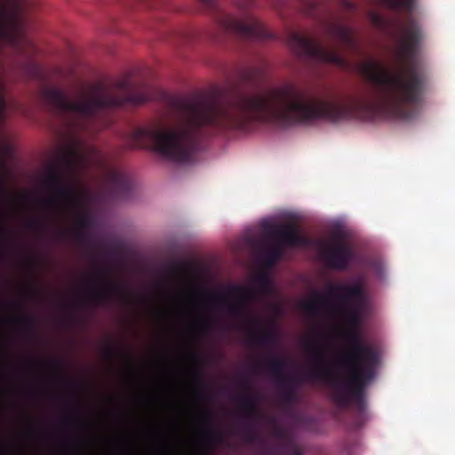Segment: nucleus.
<instances>
[{
	"label": "nucleus",
	"instance_id": "nucleus-1",
	"mask_svg": "<svg viewBox=\"0 0 455 455\" xmlns=\"http://www.w3.org/2000/svg\"><path fill=\"white\" fill-rule=\"evenodd\" d=\"M400 30L397 57L403 66L402 70L390 72L375 60L358 65L359 73L371 84L368 96L353 97L345 103L324 100L309 96L291 83L237 92L220 101L212 100V133L243 129L253 123L291 127L320 120H371L377 116L412 119L424 89V81L415 68L419 34L411 19L400 25Z\"/></svg>",
	"mask_w": 455,
	"mask_h": 455
},
{
	"label": "nucleus",
	"instance_id": "nucleus-2",
	"mask_svg": "<svg viewBox=\"0 0 455 455\" xmlns=\"http://www.w3.org/2000/svg\"><path fill=\"white\" fill-rule=\"evenodd\" d=\"M337 293L340 308L339 313L346 320L350 329L347 339L350 351L342 353L337 360V366L347 370L346 377L332 376L323 367H313L307 372L308 379L328 380L333 391L334 401L339 405L355 402L363 407L365 388L375 375L379 363L378 351L361 339L358 326L362 322V313L366 303V292L363 280L353 284L331 283L328 294L315 292L312 299L303 302L302 309L310 315H318L322 307L327 302L328 295Z\"/></svg>",
	"mask_w": 455,
	"mask_h": 455
},
{
	"label": "nucleus",
	"instance_id": "nucleus-3",
	"mask_svg": "<svg viewBox=\"0 0 455 455\" xmlns=\"http://www.w3.org/2000/svg\"><path fill=\"white\" fill-rule=\"evenodd\" d=\"M116 88L124 94H115L102 84H96L92 86L91 94L81 100L72 101L63 91L55 88L44 89L43 97L55 112L72 113L85 122H97L112 108L138 106L151 100L150 89L147 85L134 89L131 82L124 79L116 84Z\"/></svg>",
	"mask_w": 455,
	"mask_h": 455
},
{
	"label": "nucleus",
	"instance_id": "nucleus-4",
	"mask_svg": "<svg viewBox=\"0 0 455 455\" xmlns=\"http://www.w3.org/2000/svg\"><path fill=\"white\" fill-rule=\"evenodd\" d=\"M95 149L86 148L80 139H73L70 145L63 149L46 171L44 183L54 195L45 202L55 205V198L60 201V207L74 211L82 204V198L75 188L74 182L80 172L91 164Z\"/></svg>",
	"mask_w": 455,
	"mask_h": 455
},
{
	"label": "nucleus",
	"instance_id": "nucleus-5",
	"mask_svg": "<svg viewBox=\"0 0 455 455\" xmlns=\"http://www.w3.org/2000/svg\"><path fill=\"white\" fill-rule=\"evenodd\" d=\"M201 6L212 13L218 29L227 35L243 39H270L273 35L264 25L253 16H247L239 20L225 12L219 5L217 0H197ZM242 9L249 8L254 0H243ZM274 8L279 9L286 5L287 0H270Z\"/></svg>",
	"mask_w": 455,
	"mask_h": 455
},
{
	"label": "nucleus",
	"instance_id": "nucleus-6",
	"mask_svg": "<svg viewBox=\"0 0 455 455\" xmlns=\"http://www.w3.org/2000/svg\"><path fill=\"white\" fill-rule=\"evenodd\" d=\"M304 347L307 352L310 355L312 359V363L307 368V370L303 372L301 378H297L294 376L289 377L282 381L276 383L277 387L281 390L280 394V401L284 405H292L298 402V389L299 386L303 381H323L328 384L331 390V398L332 402L340 408H347L349 406H353L357 412L362 416L366 409V398L364 397V402L363 407H360L355 402H351L347 405H339L338 404L333 398V391L331 383L323 379H308L307 378V372L313 367H323L331 375L336 376L333 374L324 364L325 362V354L319 346H317L316 340L313 339H307L304 341Z\"/></svg>",
	"mask_w": 455,
	"mask_h": 455
},
{
	"label": "nucleus",
	"instance_id": "nucleus-7",
	"mask_svg": "<svg viewBox=\"0 0 455 455\" xmlns=\"http://www.w3.org/2000/svg\"><path fill=\"white\" fill-rule=\"evenodd\" d=\"M287 44L293 53L298 57L309 58L320 63H331L346 68L348 62L340 55L337 49L323 47L316 41L296 32H291Z\"/></svg>",
	"mask_w": 455,
	"mask_h": 455
},
{
	"label": "nucleus",
	"instance_id": "nucleus-8",
	"mask_svg": "<svg viewBox=\"0 0 455 455\" xmlns=\"http://www.w3.org/2000/svg\"><path fill=\"white\" fill-rule=\"evenodd\" d=\"M267 233L275 242L263 258L264 264L267 267H274L281 259L284 246L296 247L308 243L307 238L302 235L298 228L291 223L270 225L267 228Z\"/></svg>",
	"mask_w": 455,
	"mask_h": 455
},
{
	"label": "nucleus",
	"instance_id": "nucleus-9",
	"mask_svg": "<svg viewBox=\"0 0 455 455\" xmlns=\"http://www.w3.org/2000/svg\"><path fill=\"white\" fill-rule=\"evenodd\" d=\"M254 291L243 285H229L225 292H215L208 296L209 300L235 317L248 316L249 302L252 299Z\"/></svg>",
	"mask_w": 455,
	"mask_h": 455
},
{
	"label": "nucleus",
	"instance_id": "nucleus-10",
	"mask_svg": "<svg viewBox=\"0 0 455 455\" xmlns=\"http://www.w3.org/2000/svg\"><path fill=\"white\" fill-rule=\"evenodd\" d=\"M93 267L95 272L92 276L101 285L89 294L90 301L96 305L106 304L116 297L121 302L127 303L129 294L124 287L109 279L108 266L94 260Z\"/></svg>",
	"mask_w": 455,
	"mask_h": 455
},
{
	"label": "nucleus",
	"instance_id": "nucleus-11",
	"mask_svg": "<svg viewBox=\"0 0 455 455\" xmlns=\"http://www.w3.org/2000/svg\"><path fill=\"white\" fill-rule=\"evenodd\" d=\"M354 251L343 242H321L320 257L331 269L345 270L354 259Z\"/></svg>",
	"mask_w": 455,
	"mask_h": 455
},
{
	"label": "nucleus",
	"instance_id": "nucleus-12",
	"mask_svg": "<svg viewBox=\"0 0 455 455\" xmlns=\"http://www.w3.org/2000/svg\"><path fill=\"white\" fill-rule=\"evenodd\" d=\"M238 403L244 419L248 420L244 427L243 437L246 442L252 443L257 438L255 423L259 418L258 396L252 393H245L239 397Z\"/></svg>",
	"mask_w": 455,
	"mask_h": 455
},
{
	"label": "nucleus",
	"instance_id": "nucleus-13",
	"mask_svg": "<svg viewBox=\"0 0 455 455\" xmlns=\"http://www.w3.org/2000/svg\"><path fill=\"white\" fill-rule=\"evenodd\" d=\"M250 325L247 334L251 343L268 347L276 342V332L272 325L262 330L261 322L257 317L251 318Z\"/></svg>",
	"mask_w": 455,
	"mask_h": 455
},
{
	"label": "nucleus",
	"instance_id": "nucleus-14",
	"mask_svg": "<svg viewBox=\"0 0 455 455\" xmlns=\"http://www.w3.org/2000/svg\"><path fill=\"white\" fill-rule=\"evenodd\" d=\"M106 185L115 197L126 196L132 188L130 179L123 172L115 170L108 172Z\"/></svg>",
	"mask_w": 455,
	"mask_h": 455
},
{
	"label": "nucleus",
	"instance_id": "nucleus-15",
	"mask_svg": "<svg viewBox=\"0 0 455 455\" xmlns=\"http://www.w3.org/2000/svg\"><path fill=\"white\" fill-rule=\"evenodd\" d=\"M329 33L331 36L339 40L346 47L352 50L357 49V42L354 36L352 29L349 27L340 24H333L330 27Z\"/></svg>",
	"mask_w": 455,
	"mask_h": 455
},
{
	"label": "nucleus",
	"instance_id": "nucleus-16",
	"mask_svg": "<svg viewBox=\"0 0 455 455\" xmlns=\"http://www.w3.org/2000/svg\"><path fill=\"white\" fill-rule=\"evenodd\" d=\"M266 368L278 383L290 376L283 373L286 367V360L283 357L271 356L266 361Z\"/></svg>",
	"mask_w": 455,
	"mask_h": 455
},
{
	"label": "nucleus",
	"instance_id": "nucleus-17",
	"mask_svg": "<svg viewBox=\"0 0 455 455\" xmlns=\"http://www.w3.org/2000/svg\"><path fill=\"white\" fill-rule=\"evenodd\" d=\"M279 448L282 452L287 455H302V448L299 443L291 436L285 438L283 442H281Z\"/></svg>",
	"mask_w": 455,
	"mask_h": 455
},
{
	"label": "nucleus",
	"instance_id": "nucleus-18",
	"mask_svg": "<svg viewBox=\"0 0 455 455\" xmlns=\"http://www.w3.org/2000/svg\"><path fill=\"white\" fill-rule=\"evenodd\" d=\"M256 283L260 294L268 295L272 292V283L267 272H261L257 276Z\"/></svg>",
	"mask_w": 455,
	"mask_h": 455
},
{
	"label": "nucleus",
	"instance_id": "nucleus-19",
	"mask_svg": "<svg viewBox=\"0 0 455 455\" xmlns=\"http://www.w3.org/2000/svg\"><path fill=\"white\" fill-rule=\"evenodd\" d=\"M383 5L389 9L404 10L411 12L413 8V0H379Z\"/></svg>",
	"mask_w": 455,
	"mask_h": 455
},
{
	"label": "nucleus",
	"instance_id": "nucleus-20",
	"mask_svg": "<svg viewBox=\"0 0 455 455\" xmlns=\"http://www.w3.org/2000/svg\"><path fill=\"white\" fill-rule=\"evenodd\" d=\"M14 322L19 324L27 333L32 334L35 328V320L25 315H19L14 319Z\"/></svg>",
	"mask_w": 455,
	"mask_h": 455
},
{
	"label": "nucleus",
	"instance_id": "nucleus-21",
	"mask_svg": "<svg viewBox=\"0 0 455 455\" xmlns=\"http://www.w3.org/2000/svg\"><path fill=\"white\" fill-rule=\"evenodd\" d=\"M369 17L372 25L379 29H387L390 26V21L378 12H371Z\"/></svg>",
	"mask_w": 455,
	"mask_h": 455
},
{
	"label": "nucleus",
	"instance_id": "nucleus-22",
	"mask_svg": "<svg viewBox=\"0 0 455 455\" xmlns=\"http://www.w3.org/2000/svg\"><path fill=\"white\" fill-rule=\"evenodd\" d=\"M207 441L212 444H220L224 442V435L219 428H212L205 434Z\"/></svg>",
	"mask_w": 455,
	"mask_h": 455
},
{
	"label": "nucleus",
	"instance_id": "nucleus-23",
	"mask_svg": "<svg viewBox=\"0 0 455 455\" xmlns=\"http://www.w3.org/2000/svg\"><path fill=\"white\" fill-rule=\"evenodd\" d=\"M76 228L85 229L92 225V216L87 212L79 214L76 218Z\"/></svg>",
	"mask_w": 455,
	"mask_h": 455
},
{
	"label": "nucleus",
	"instance_id": "nucleus-24",
	"mask_svg": "<svg viewBox=\"0 0 455 455\" xmlns=\"http://www.w3.org/2000/svg\"><path fill=\"white\" fill-rule=\"evenodd\" d=\"M25 70L32 78H39L42 76L41 67L34 61L28 62Z\"/></svg>",
	"mask_w": 455,
	"mask_h": 455
},
{
	"label": "nucleus",
	"instance_id": "nucleus-25",
	"mask_svg": "<svg viewBox=\"0 0 455 455\" xmlns=\"http://www.w3.org/2000/svg\"><path fill=\"white\" fill-rule=\"evenodd\" d=\"M76 241L81 245H87L90 243V235L85 229L76 228L74 232Z\"/></svg>",
	"mask_w": 455,
	"mask_h": 455
},
{
	"label": "nucleus",
	"instance_id": "nucleus-26",
	"mask_svg": "<svg viewBox=\"0 0 455 455\" xmlns=\"http://www.w3.org/2000/svg\"><path fill=\"white\" fill-rule=\"evenodd\" d=\"M196 379L197 381V383L199 384L200 387H204V389L201 391V392H196V395H198V397L201 399V400H209L211 398V395L210 394L204 390V379H203V375L201 373V371H196Z\"/></svg>",
	"mask_w": 455,
	"mask_h": 455
},
{
	"label": "nucleus",
	"instance_id": "nucleus-27",
	"mask_svg": "<svg viewBox=\"0 0 455 455\" xmlns=\"http://www.w3.org/2000/svg\"><path fill=\"white\" fill-rule=\"evenodd\" d=\"M116 354V348L111 345L108 344L103 347V355L108 360H113Z\"/></svg>",
	"mask_w": 455,
	"mask_h": 455
},
{
	"label": "nucleus",
	"instance_id": "nucleus-28",
	"mask_svg": "<svg viewBox=\"0 0 455 455\" xmlns=\"http://www.w3.org/2000/svg\"><path fill=\"white\" fill-rule=\"evenodd\" d=\"M6 103L4 95L0 92V120L5 118Z\"/></svg>",
	"mask_w": 455,
	"mask_h": 455
},
{
	"label": "nucleus",
	"instance_id": "nucleus-29",
	"mask_svg": "<svg viewBox=\"0 0 455 455\" xmlns=\"http://www.w3.org/2000/svg\"><path fill=\"white\" fill-rule=\"evenodd\" d=\"M274 435L275 437L281 439L282 442L285 440V438L289 437L290 435L281 427H276L274 431Z\"/></svg>",
	"mask_w": 455,
	"mask_h": 455
},
{
	"label": "nucleus",
	"instance_id": "nucleus-30",
	"mask_svg": "<svg viewBox=\"0 0 455 455\" xmlns=\"http://www.w3.org/2000/svg\"><path fill=\"white\" fill-rule=\"evenodd\" d=\"M28 227L30 228H43V224L40 220L36 219H31L28 221Z\"/></svg>",
	"mask_w": 455,
	"mask_h": 455
},
{
	"label": "nucleus",
	"instance_id": "nucleus-31",
	"mask_svg": "<svg viewBox=\"0 0 455 455\" xmlns=\"http://www.w3.org/2000/svg\"><path fill=\"white\" fill-rule=\"evenodd\" d=\"M0 233L4 235V236H9L10 233H9V230L7 229V228L5 227L4 223V220L2 219V217L0 216Z\"/></svg>",
	"mask_w": 455,
	"mask_h": 455
},
{
	"label": "nucleus",
	"instance_id": "nucleus-32",
	"mask_svg": "<svg viewBox=\"0 0 455 455\" xmlns=\"http://www.w3.org/2000/svg\"><path fill=\"white\" fill-rule=\"evenodd\" d=\"M264 455H282V451L279 447L273 448V449L267 450Z\"/></svg>",
	"mask_w": 455,
	"mask_h": 455
},
{
	"label": "nucleus",
	"instance_id": "nucleus-33",
	"mask_svg": "<svg viewBox=\"0 0 455 455\" xmlns=\"http://www.w3.org/2000/svg\"><path fill=\"white\" fill-rule=\"evenodd\" d=\"M203 416L206 421H208V422L212 421V413L209 410L204 411Z\"/></svg>",
	"mask_w": 455,
	"mask_h": 455
},
{
	"label": "nucleus",
	"instance_id": "nucleus-34",
	"mask_svg": "<svg viewBox=\"0 0 455 455\" xmlns=\"http://www.w3.org/2000/svg\"><path fill=\"white\" fill-rule=\"evenodd\" d=\"M170 267H171L172 270L177 271L181 268V264L179 262H172Z\"/></svg>",
	"mask_w": 455,
	"mask_h": 455
},
{
	"label": "nucleus",
	"instance_id": "nucleus-35",
	"mask_svg": "<svg viewBox=\"0 0 455 455\" xmlns=\"http://www.w3.org/2000/svg\"><path fill=\"white\" fill-rule=\"evenodd\" d=\"M201 327L204 331H208L211 327V322L210 321H204L201 323Z\"/></svg>",
	"mask_w": 455,
	"mask_h": 455
},
{
	"label": "nucleus",
	"instance_id": "nucleus-36",
	"mask_svg": "<svg viewBox=\"0 0 455 455\" xmlns=\"http://www.w3.org/2000/svg\"><path fill=\"white\" fill-rule=\"evenodd\" d=\"M345 4H346L347 8L351 10V11L355 9V4L352 2H350V1L346 0L345 1Z\"/></svg>",
	"mask_w": 455,
	"mask_h": 455
},
{
	"label": "nucleus",
	"instance_id": "nucleus-37",
	"mask_svg": "<svg viewBox=\"0 0 455 455\" xmlns=\"http://www.w3.org/2000/svg\"><path fill=\"white\" fill-rule=\"evenodd\" d=\"M48 364L51 366H53L57 369H60V367H61V363L59 361H52V362L49 363Z\"/></svg>",
	"mask_w": 455,
	"mask_h": 455
},
{
	"label": "nucleus",
	"instance_id": "nucleus-38",
	"mask_svg": "<svg viewBox=\"0 0 455 455\" xmlns=\"http://www.w3.org/2000/svg\"><path fill=\"white\" fill-rule=\"evenodd\" d=\"M109 124H110V121H109V120H104V121H103V124H101V128H106V127H108Z\"/></svg>",
	"mask_w": 455,
	"mask_h": 455
},
{
	"label": "nucleus",
	"instance_id": "nucleus-39",
	"mask_svg": "<svg viewBox=\"0 0 455 455\" xmlns=\"http://www.w3.org/2000/svg\"><path fill=\"white\" fill-rule=\"evenodd\" d=\"M191 356H192V358H193L194 360H196V361H197V362H200V357H199V355H198L197 354L193 353V354L191 355Z\"/></svg>",
	"mask_w": 455,
	"mask_h": 455
},
{
	"label": "nucleus",
	"instance_id": "nucleus-40",
	"mask_svg": "<svg viewBox=\"0 0 455 455\" xmlns=\"http://www.w3.org/2000/svg\"><path fill=\"white\" fill-rule=\"evenodd\" d=\"M108 252L114 254L116 252V249L115 247H110L108 248Z\"/></svg>",
	"mask_w": 455,
	"mask_h": 455
},
{
	"label": "nucleus",
	"instance_id": "nucleus-41",
	"mask_svg": "<svg viewBox=\"0 0 455 455\" xmlns=\"http://www.w3.org/2000/svg\"><path fill=\"white\" fill-rule=\"evenodd\" d=\"M28 265H29V267H35V266H36V262H35L34 260H29V261H28Z\"/></svg>",
	"mask_w": 455,
	"mask_h": 455
},
{
	"label": "nucleus",
	"instance_id": "nucleus-42",
	"mask_svg": "<svg viewBox=\"0 0 455 455\" xmlns=\"http://www.w3.org/2000/svg\"><path fill=\"white\" fill-rule=\"evenodd\" d=\"M69 419H69V417H64V418L62 419V421H63V423L67 424V423H68V422H69Z\"/></svg>",
	"mask_w": 455,
	"mask_h": 455
},
{
	"label": "nucleus",
	"instance_id": "nucleus-43",
	"mask_svg": "<svg viewBox=\"0 0 455 455\" xmlns=\"http://www.w3.org/2000/svg\"><path fill=\"white\" fill-rule=\"evenodd\" d=\"M124 354H125V355L127 356V358H128L129 360H131V358H132L131 353H130V352H128V351H125V352H124Z\"/></svg>",
	"mask_w": 455,
	"mask_h": 455
},
{
	"label": "nucleus",
	"instance_id": "nucleus-44",
	"mask_svg": "<svg viewBox=\"0 0 455 455\" xmlns=\"http://www.w3.org/2000/svg\"><path fill=\"white\" fill-rule=\"evenodd\" d=\"M4 200V194L2 192V190L0 189V204L3 202Z\"/></svg>",
	"mask_w": 455,
	"mask_h": 455
},
{
	"label": "nucleus",
	"instance_id": "nucleus-45",
	"mask_svg": "<svg viewBox=\"0 0 455 455\" xmlns=\"http://www.w3.org/2000/svg\"><path fill=\"white\" fill-rule=\"evenodd\" d=\"M80 130H87L88 128L85 125H81L79 127Z\"/></svg>",
	"mask_w": 455,
	"mask_h": 455
},
{
	"label": "nucleus",
	"instance_id": "nucleus-46",
	"mask_svg": "<svg viewBox=\"0 0 455 455\" xmlns=\"http://www.w3.org/2000/svg\"><path fill=\"white\" fill-rule=\"evenodd\" d=\"M255 368H256L257 370H258V369H259V368H260V363H257L255 364Z\"/></svg>",
	"mask_w": 455,
	"mask_h": 455
},
{
	"label": "nucleus",
	"instance_id": "nucleus-47",
	"mask_svg": "<svg viewBox=\"0 0 455 455\" xmlns=\"http://www.w3.org/2000/svg\"><path fill=\"white\" fill-rule=\"evenodd\" d=\"M66 235V232H64V231H60V235L63 236V235Z\"/></svg>",
	"mask_w": 455,
	"mask_h": 455
},
{
	"label": "nucleus",
	"instance_id": "nucleus-48",
	"mask_svg": "<svg viewBox=\"0 0 455 455\" xmlns=\"http://www.w3.org/2000/svg\"><path fill=\"white\" fill-rule=\"evenodd\" d=\"M29 293H30V294H32V295H34V294H35V291H34L33 290H30V291H29Z\"/></svg>",
	"mask_w": 455,
	"mask_h": 455
},
{
	"label": "nucleus",
	"instance_id": "nucleus-49",
	"mask_svg": "<svg viewBox=\"0 0 455 455\" xmlns=\"http://www.w3.org/2000/svg\"><path fill=\"white\" fill-rule=\"evenodd\" d=\"M204 455H210L209 453H205Z\"/></svg>",
	"mask_w": 455,
	"mask_h": 455
}]
</instances>
